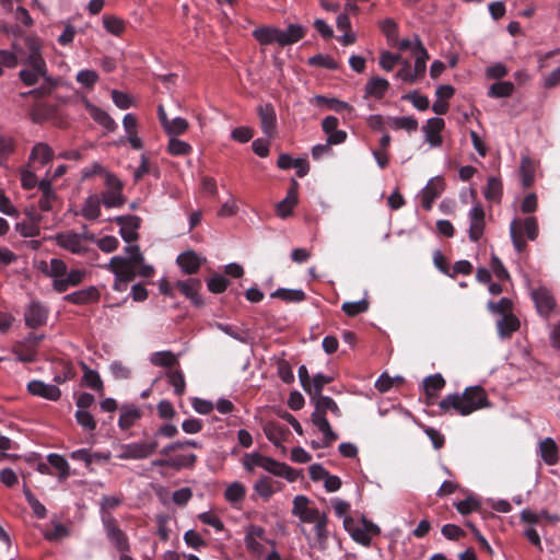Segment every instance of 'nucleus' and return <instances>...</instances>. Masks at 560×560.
Segmentation results:
<instances>
[{
	"label": "nucleus",
	"mask_w": 560,
	"mask_h": 560,
	"mask_svg": "<svg viewBox=\"0 0 560 560\" xmlns=\"http://www.w3.org/2000/svg\"><path fill=\"white\" fill-rule=\"evenodd\" d=\"M415 63L411 69L416 82L422 79L427 71V61L429 59L428 50L422 43H417L413 49Z\"/></svg>",
	"instance_id": "24"
},
{
	"label": "nucleus",
	"mask_w": 560,
	"mask_h": 560,
	"mask_svg": "<svg viewBox=\"0 0 560 560\" xmlns=\"http://www.w3.org/2000/svg\"><path fill=\"white\" fill-rule=\"evenodd\" d=\"M488 407L490 402L487 393L478 385L466 387L462 394H450L439 402L442 412L463 417Z\"/></svg>",
	"instance_id": "2"
},
{
	"label": "nucleus",
	"mask_w": 560,
	"mask_h": 560,
	"mask_svg": "<svg viewBox=\"0 0 560 560\" xmlns=\"http://www.w3.org/2000/svg\"><path fill=\"white\" fill-rule=\"evenodd\" d=\"M188 129V121L183 117H175L171 119L167 125L164 127L165 132L172 137H176L183 135Z\"/></svg>",
	"instance_id": "46"
},
{
	"label": "nucleus",
	"mask_w": 560,
	"mask_h": 560,
	"mask_svg": "<svg viewBox=\"0 0 560 560\" xmlns=\"http://www.w3.org/2000/svg\"><path fill=\"white\" fill-rule=\"evenodd\" d=\"M517 225V232L524 231L530 241H535L538 236L539 229L535 217H528L525 220H520Z\"/></svg>",
	"instance_id": "42"
},
{
	"label": "nucleus",
	"mask_w": 560,
	"mask_h": 560,
	"mask_svg": "<svg viewBox=\"0 0 560 560\" xmlns=\"http://www.w3.org/2000/svg\"><path fill=\"white\" fill-rule=\"evenodd\" d=\"M82 103L84 105L85 110L90 114V116L93 118L95 122H97L108 131H113L116 129V122L105 110L92 104L86 98H83Z\"/></svg>",
	"instance_id": "20"
},
{
	"label": "nucleus",
	"mask_w": 560,
	"mask_h": 560,
	"mask_svg": "<svg viewBox=\"0 0 560 560\" xmlns=\"http://www.w3.org/2000/svg\"><path fill=\"white\" fill-rule=\"evenodd\" d=\"M177 264L185 273L191 275L200 268L201 258L196 253L189 250L182 253L177 257Z\"/></svg>",
	"instance_id": "31"
},
{
	"label": "nucleus",
	"mask_w": 560,
	"mask_h": 560,
	"mask_svg": "<svg viewBox=\"0 0 560 560\" xmlns=\"http://www.w3.org/2000/svg\"><path fill=\"white\" fill-rule=\"evenodd\" d=\"M498 332L501 338L509 337L512 332L516 331L520 327V320L516 316L509 313L497 323Z\"/></svg>",
	"instance_id": "35"
},
{
	"label": "nucleus",
	"mask_w": 560,
	"mask_h": 560,
	"mask_svg": "<svg viewBox=\"0 0 560 560\" xmlns=\"http://www.w3.org/2000/svg\"><path fill=\"white\" fill-rule=\"evenodd\" d=\"M48 463L58 470L59 472V479L65 480L70 475V467L68 462L58 454H49L47 456Z\"/></svg>",
	"instance_id": "43"
},
{
	"label": "nucleus",
	"mask_w": 560,
	"mask_h": 560,
	"mask_svg": "<svg viewBox=\"0 0 560 560\" xmlns=\"http://www.w3.org/2000/svg\"><path fill=\"white\" fill-rule=\"evenodd\" d=\"M305 34V27L300 24H290L285 30L275 26H261L253 31V36L260 45L277 44L281 47L298 43Z\"/></svg>",
	"instance_id": "4"
},
{
	"label": "nucleus",
	"mask_w": 560,
	"mask_h": 560,
	"mask_svg": "<svg viewBox=\"0 0 560 560\" xmlns=\"http://www.w3.org/2000/svg\"><path fill=\"white\" fill-rule=\"evenodd\" d=\"M98 298H100L98 290L95 287H89L83 290H79V291L72 292L70 294H67L65 296V300L70 303H73V304L82 305V304L95 302L98 300Z\"/></svg>",
	"instance_id": "26"
},
{
	"label": "nucleus",
	"mask_w": 560,
	"mask_h": 560,
	"mask_svg": "<svg viewBox=\"0 0 560 560\" xmlns=\"http://www.w3.org/2000/svg\"><path fill=\"white\" fill-rule=\"evenodd\" d=\"M176 287L180 292L189 299L196 306L202 305V298L199 293L201 289V282L197 279H187L184 281H177Z\"/></svg>",
	"instance_id": "23"
},
{
	"label": "nucleus",
	"mask_w": 560,
	"mask_h": 560,
	"mask_svg": "<svg viewBox=\"0 0 560 560\" xmlns=\"http://www.w3.org/2000/svg\"><path fill=\"white\" fill-rule=\"evenodd\" d=\"M271 296L281 299L287 302H301L306 298L302 290L296 289H278L271 293Z\"/></svg>",
	"instance_id": "44"
},
{
	"label": "nucleus",
	"mask_w": 560,
	"mask_h": 560,
	"mask_svg": "<svg viewBox=\"0 0 560 560\" xmlns=\"http://www.w3.org/2000/svg\"><path fill=\"white\" fill-rule=\"evenodd\" d=\"M38 188L42 191V197L38 200V206L43 211H50L57 200V196L51 188L50 179H42L38 183Z\"/></svg>",
	"instance_id": "27"
},
{
	"label": "nucleus",
	"mask_w": 560,
	"mask_h": 560,
	"mask_svg": "<svg viewBox=\"0 0 560 560\" xmlns=\"http://www.w3.org/2000/svg\"><path fill=\"white\" fill-rule=\"evenodd\" d=\"M103 526L105 529V534L109 542L115 547V549L121 553V552H129L130 551V545L128 537L126 534L119 528L117 525L116 520L110 516H104L103 517Z\"/></svg>",
	"instance_id": "8"
},
{
	"label": "nucleus",
	"mask_w": 560,
	"mask_h": 560,
	"mask_svg": "<svg viewBox=\"0 0 560 560\" xmlns=\"http://www.w3.org/2000/svg\"><path fill=\"white\" fill-rule=\"evenodd\" d=\"M260 468L275 476L282 477L289 482H294L299 476V474L289 465L277 462L276 459L267 456H262Z\"/></svg>",
	"instance_id": "13"
},
{
	"label": "nucleus",
	"mask_w": 560,
	"mask_h": 560,
	"mask_svg": "<svg viewBox=\"0 0 560 560\" xmlns=\"http://www.w3.org/2000/svg\"><path fill=\"white\" fill-rule=\"evenodd\" d=\"M534 171L535 168L532 160L528 156H522L520 172L524 186L528 187L533 184Z\"/></svg>",
	"instance_id": "48"
},
{
	"label": "nucleus",
	"mask_w": 560,
	"mask_h": 560,
	"mask_svg": "<svg viewBox=\"0 0 560 560\" xmlns=\"http://www.w3.org/2000/svg\"><path fill=\"white\" fill-rule=\"evenodd\" d=\"M369 308V302L365 299H361L355 302H345L341 310L349 316H355L358 314L366 312Z\"/></svg>",
	"instance_id": "55"
},
{
	"label": "nucleus",
	"mask_w": 560,
	"mask_h": 560,
	"mask_svg": "<svg viewBox=\"0 0 560 560\" xmlns=\"http://www.w3.org/2000/svg\"><path fill=\"white\" fill-rule=\"evenodd\" d=\"M39 268L45 276L52 279V288L59 293L80 284L86 275L83 269L68 270L66 262L59 258H51L48 262L40 261Z\"/></svg>",
	"instance_id": "3"
},
{
	"label": "nucleus",
	"mask_w": 560,
	"mask_h": 560,
	"mask_svg": "<svg viewBox=\"0 0 560 560\" xmlns=\"http://www.w3.org/2000/svg\"><path fill=\"white\" fill-rule=\"evenodd\" d=\"M52 156V149L48 144L39 142L32 149L30 163L45 165L51 161Z\"/></svg>",
	"instance_id": "34"
},
{
	"label": "nucleus",
	"mask_w": 560,
	"mask_h": 560,
	"mask_svg": "<svg viewBox=\"0 0 560 560\" xmlns=\"http://www.w3.org/2000/svg\"><path fill=\"white\" fill-rule=\"evenodd\" d=\"M387 127L393 130H406L408 132L416 131L418 129V120L412 116H388L386 117Z\"/></svg>",
	"instance_id": "30"
},
{
	"label": "nucleus",
	"mask_w": 560,
	"mask_h": 560,
	"mask_svg": "<svg viewBox=\"0 0 560 560\" xmlns=\"http://www.w3.org/2000/svg\"><path fill=\"white\" fill-rule=\"evenodd\" d=\"M184 541L187 546L196 550H199L207 545L201 535L194 529H189L184 534Z\"/></svg>",
	"instance_id": "63"
},
{
	"label": "nucleus",
	"mask_w": 560,
	"mask_h": 560,
	"mask_svg": "<svg viewBox=\"0 0 560 560\" xmlns=\"http://www.w3.org/2000/svg\"><path fill=\"white\" fill-rule=\"evenodd\" d=\"M115 221L120 226V236L127 243H131L137 241L138 238V229L140 228V218L136 215H120L116 217Z\"/></svg>",
	"instance_id": "14"
},
{
	"label": "nucleus",
	"mask_w": 560,
	"mask_h": 560,
	"mask_svg": "<svg viewBox=\"0 0 560 560\" xmlns=\"http://www.w3.org/2000/svg\"><path fill=\"white\" fill-rule=\"evenodd\" d=\"M314 506L310 505V500L305 495H296L293 499L292 514L299 520L308 513Z\"/></svg>",
	"instance_id": "50"
},
{
	"label": "nucleus",
	"mask_w": 560,
	"mask_h": 560,
	"mask_svg": "<svg viewBox=\"0 0 560 560\" xmlns=\"http://www.w3.org/2000/svg\"><path fill=\"white\" fill-rule=\"evenodd\" d=\"M343 527L355 542L365 547L371 545L373 536L380 534V527L364 517L360 522L345 517Z\"/></svg>",
	"instance_id": "6"
},
{
	"label": "nucleus",
	"mask_w": 560,
	"mask_h": 560,
	"mask_svg": "<svg viewBox=\"0 0 560 560\" xmlns=\"http://www.w3.org/2000/svg\"><path fill=\"white\" fill-rule=\"evenodd\" d=\"M455 505L460 514L467 515L472 511L478 510L480 504L475 497L469 495L465 500L457 502Z\"/></svg>",
	"instance_id": "64"
},
{
	"label": "nucleus",
	"mask_w": 560,
	"mask_h": 560,
	"mask_svg": "<svg viewBox=\"0 0 560 560\" xmlns=\"http://www.w3.org/2000/svg\"><path fill=\"white\" fill-rule=\"evenodd\" d=\"M469 230L468 236L471 242H478L483 235L486 222L485 210L480 203H476L468 212Z\"/></svg>",
	"instance_id": "11"
},
{
	"label": "nucleus",
	"mask_w": 560,
	"mask_h": 560,
	"mask_svg": "<svg viewBox=\"0 0 560 560\" xmlns=\"http://www.w3.org/2000/svg\"><path fill=\"white\" fill-rule=\"evenodd\" d=\"M168 383L173 386L176 395L180 396L185 392V378L180 371H172L167 374Z\"/></svg>",
	"instance_id": "62"
},
{
	"label": "nucleus",
	"mask_w": 560,
	"mask_h": 560,
	"mask_svg": "<svg viewBox=\"0 0 560 560\" xmlns=\"http://www.w3.org/2000/svg\"><path fill=\"white\" fill-rule=\"evenodd\" d=\"M502 192V184L497 177L488 179L487 187L485 190V197L488 200H498Z\"/></svg>",
	"instance_id": "60"
},
{
	"label": "nucleus",
	"mask_w": 560,
	"mask_h": 560,
	"mask_svg": "<svg viewBox=\"0 0 560 560\" xmlns=\"http://www.w3.org/2000/svg\"><path fill=\"white\" fill-rule=\"evenodd\" d=\"M101 199L97 195L89 196L80 210V213L86 220H96L101 214Z\"/></svg>",
	"instance_id": "32"
},
{
	"label": "nucleus",
	"mask_w": 560,
	"mask_h": 560,
	"mask_svg": "<svg viewBox=\"0 0 560 560\" xmlns=\"http://www.w3.org/2000/svg\"><path fill=\"white\" fill-rule=\"evenodd\" d=\"M25 50L21 47L19 54L20 63L26 66L19 72L21 81L32 86L40 79L49 80L47 74V63L43 57V43L38 37L27 36L24 39Z\"/></svg>",
	"instance_id": "1"
},
{
	"label": "nucleus",
	"mask_w": 560,
	"mask_h": 560,
	"mask_svg": "<svg viewBox=\"0 0 560 560\" xmlns=\"http://www.w3.org/2000/svg\"><path fill=\"white\" fill-rule=\"evenodd\" d=\"M314 506L310 505V500L305 495H296L293 499L292 514L299 520L308 513Z\"/></svg>",
	"instance_id": "51"
},
{
	"label": "nucleus",
	"mask_w": 560,
	"mask_h": 560,
	"mask_svg": "<svg viewBox=\"0 0 560 560\" xmlns=\"http://www.w3.org/2000/svg\"><path fill=\"white\" fill-rule=\"evenodd\" d=\"M443 190L444 179L440 176L431 178L421 192V202L423 208L425 210H430L433 201L442 194Z\"/></svg>",
	"instance_id": "16"
},
{
	"label": "nucleus",
	"mask_w": 560,
	"mask_h": 560,
	"mask_svg": "<svg viewBox=\"0 0 560 560\" xmlns=\"http://www.w3.org/2000/svg\"><path fill=\"white\" fill-rule=\"evenodd\" d=\"M150 362L156 366H172L176 363V357L171 351H158L151 354Z\"/></svg>",
	"instance_id": "47"
},
{
	"label": "nucleus",
	"mask_w": 560,
	"mask_h": 560,
	"mask_svg": "<svg viewBox=\"0 0 560 560\" xmlns=\"http://www.w3.org/2000/svg\"><path fill=\"white\" fill-rule=\"evenodd\" d=\"M539 454L547 465H555L559 460L558 447L551 438H546L539 442Z\"/></svg>",
	"instance_id": "28"
},
{
	"label": "nucleus",
	"mask_w": 560,
	"mask_h": 560,
	"mask_svg": "<svg viewBox=\"0 0 560 560\" xmlns=\"http://www.w3.org/2000/svg\"><path fill=\"white\" fill-rule=\"evenodd\" d=\"M445 127V122L440 117L429 118L422 126V132L424 135V141L429 143L430 148H439L443 143L442 130Z\"/></svg>",
	"instance_id": "12"
},
{
	"label": "nucleus",
	"mask_w": 560,
	"mask_h": 560,
	"mask_svg": "<svg viewBox=\"0 0 560 560\" xmlns=\"http://www.w3.org/2000/svg\"><path fill=\"white\" fill-rule=\"evenodd\" d=\"M312 400L315 404V410L312 413V422L323 434V445L330 446L338 439V435L332 431L326 418V412L330 411L336 417H340L341 411L336 401L329 396L320 394L314 396Z\"/></svg>",
	"instance_id": "5"
},
{
	"label": "nucleus",
	"mask_w": 560,
	"mask_h": 560,
	"mask_svg": "<svg viewBox=\"0 0 560 560\" xmlns=\"http://www.w3.org/2000/svg\"><path fill=\"white\" fill-rule=\"evenodd\" d=\"M48 316V310L39 302H32L24 314L25 324L31 328L43 326Z\"/></svg>",
	"instance_id": "17"
},
{
	"label": "nucleus",
	"mask_w": 560,
	"mask_h": 560,
	"mask_svg": "<svg viewBox=\"0 0 560 560\" xmlns=\"http://www.w3.org/2000/svg\"><path fill=\"white\" fill-rule=\"evenodd\" d=\"M389 88V82L380 77L371 78L365 84V96L381 100L386 94Z\"/></svg>",
	"instance_id": "29"
},
{
	"label": "nucleus",
	"mask_w": 560,
	"mask_h": 560,
	"mask_svg": "<svg viewBox=\"0 0 560 560\" xmlns=\"http://www.w3.org/2000/svg\"><path fill=\"white\" fill-rule=\"evenodd\" d=\"M103 26L109 34L115 36H120L126 28L125 22L120 18L107 14L103 16Z\"/></svg>",
	"instance_id": "41"
},
{
	"label": "nucleus",
	"mask_w": 560,
	"mask_h": 560,
	"mask_svg": "<svg viewBox=\"0 0 560 560\" xmlns=\"http://www.w3.org/2000/svg\"><path fill=\"white\" fill-rule=\"evenodd\" d=\"M276 490L273 480L267 476L259 478L254 485V491L264 500H269Z\"/></svg>",
	"instance_id": "38"
},
{
	"label": "nucleus",
	"mask_w": 560,
	"mask_h": 560,
	"mask_svg": "<svg viewBox=\"0 0 560 560\" xmlns=\"http://www.w3.org/2000/svg\"><path fill=\"white\" fill-rule=\"evenodd\" d=\"M21 52V45L18 43L12 44V49H0V62L4 68H15L20 63L19 54Z\"/></svg>",
	"instance_id": "36"
},
{
	"label": "nucleus",
	"mask_w": 560,
	"mask_h": 560,
	"mask_svg": "<svg viewBox=\"0 0 560 560\" xmlns=\"http://www.w3.org/2000/svg\"><path fill=\"white\" fill-rule=\"evenodd\" d=\"M266 538V532L261 526L250 524L245 528L244 544L246 549L256 557L262 556L265 547L262 541Z\"/></svg>",
	"instance_id": "9"
},
{
	"label": "nucleus",
	"mask_w": 560,
	"mask_h": 560,
	"mask_svg": "<svg viewBox=\"0 0 560 560\" xmlns=\"http://www.w3.org/2000/svg\"><path fill=\"white\" fill-rule=\"evenodd\" d=\"M28 392L32 395L39 396L49 400L59 399L61 392L52 384H46L42 381H32L27 385Z\"/></svg>",
	"instance_id": "21"
},
{
	"label": "nucleus",
	"mask_w": 560,
	"mask_h": 560,
	"mask_svg": "<svg viewBox=\"0 0 560 560\" xmlns=\"http://www.w3.org/2000/svg\"><path fill=\"white\" fill-rule=\"evenodd\" d=\"M98 73L95 70L83 69L78 72L75 80L79 84L92 89L98 81Z\"/></svg>",
	"instance_id": "57"
},
{
	"label": "nucleus",
	"mask_w": 560,
	"mask_h": 560,
	"mask_svg": "<svg viewBox=\"0 0 560 560\" xmlns=\"http://www.w3.org/2000/svg\"><path fill=\"white\" fill-rule=\"evenodd\" d=\"M56 243L61 248L75 255H83L88 252L86 237L81 234L65 232L56 235Z\"/></svg>",
	"instance_id": "10"
},
{
	"label": "nucleus",
	"mask_w": 560,
	"mask_h": 560,
	"mask_svg": "<svg viewBox=\"0 0 560 560\" xmlns=\"http://www.w3.org/2000/svg\"><path fill=\"white\" fill-rule=\"evenodd\" d=\"M314 101L317 104H325V105H327L329 108L334 109L335 112H341L343 109L352 110V107L349 106L348 103L339 101L337 98H327V97L322 96V95H316L314 97Z\"/></svg>",
	"instance_id": "61"
},
{
	"label": "nucleus",
	"mask_w": 560,
	"mask_h": 560,
	"mask_svg": "<svg viewBox=\"0 0 560 560\" xmlns=\"http://www.w3.org/2000/svg\"><path fill=\"white\" fill-rule=\"evenodd\" d=\"M298 191L299 183L295 179H292L291 187L289 188L285 198L279 201L276 206L278 217L284 219L291 215L293 208L298 203Z\"/></svg>",
	"instance_id": "19"
},
{
	"label": "nucleus",
	"mask_w": 560,
	"mask_h": 560,
	"mask_svg": "<svg viewBox=\"0 0 560 560\" xmlns=\"http://www.w3.org/2000/svg\"><path fill=\"white\" fill-rule=\"evenodd\" d=\"M257 114L265 135L271 138L276 132L277 116L271 104H261L257 107Z\"/></svg>",
	"instance_id": "18"
},
{
	"label": "nucleus",
	"mask_w": 560,
	"mask_h": 560,
	"mask_svg": "<svg viewBox=\"0 0 560 560\" xmlns=\"http://www.w3.org/2000/svg\"><path fill=\"white\" fill-rule=\"evenodd\" d=\"M521 520L524 523L534 525L539 523L540 520H546L550 523H557L559 521V516L557 514H549L547 511L535 513L529 510H523L521 512Z\"/></svg>",
	"instance_id": "37"
},
{
	"label": "nucleus",
	"mask_w": 560,
	"mask_h": 560,
	"mask_svg": "<svg viewBox=\"0 0 560 560\" xmlns=\"http://www.w3.org/2000/svg\"><path fill=\"white\" fill-rule=\"evenodd\" d=\"M246 488L238 481L228 486L224 492L225 499L231 503H237L245 498Z\"/></svg>",
	"instance_id": "45"
},
{
	"label": "nucleus",
	"mask_w": 560,
	"mask_h": 560,
	"mask_svg": "<svg viewBox=\"0 0 560 560\" xmlns=\"http://www.w3.org/2000/svg\"><path fill=\"white\" fill-rule=\"evenodd\" d=\"M82 368L84 371L83 381L85 385L92 389L102 390L103 382L100 374L96 371L89 369L85 364H83Z\"/></svg>",
	"instance_id": "49"
},
{
	"label": "nucleus",
	"mask_w": 560,
	"mask_h": 560,
	"mask_svg": "<svg viewBox=\"0 0 560 560\" xmlns=\"http://www.w3.org/2000/svg\"><path fill=\"white\" fill-rule=\"evenodd\" d=\"M120 416L118 419V427L121 430H128L140 420L142 412L133 405H122L120 408Z\"/></svg>",
	"instance_id": "25"
},
{
	"label": "nucleus",
	"mask_w": 560,
	"mask_h": 560,
	"mask_svg": "<svg viewBox=\"0 0 560 560\" xmlns=\"http://www.w3.org/2000/svg\"><path fill=\"white\" fill-rule=\"evenodd\" d=\"M138 264L128 260L122 256H114L106 268L110 270L115 277H125L128 279H133L136 276V268Z\"/></svg>",
	"instance_id": "15"
},
{
	"label": "nucleus",
	"mask_w": 560,
	"mask_h": 560,
	"mask_svg": "<svg viewBox=\"0 0 560 560\" xmlns=\"http://www.w3.org/2000/svg\"><path fill=\"white\" fill-rule=\"evenodd\" d=\"M51 525H52V530L46 532L44 534V536L47 540H50V541L60 540V539L69 536L70 530L66 525H63L59 522H51Z\"/></svg>",
	"instance_id": "59"
},
{
	"label": "nucleus",
	"mask_w": 560,
	"mask_h": 560,
	"mask_svg": "<svg viewBox=\"0 0 560 560\" xmlns=\"http://www.w3.org/2000/svg\"><path fill=\"white\" fill-rule=\"evenodd\" d=\"M532 298L535 302L537 311L544 316H548L555 307V300L546 288H538L533 291Z\"/></svg>",
	"instance_id": "22"
},
{
	"label": "nucleus",
	"mask_w": 560,
	"mask_h": 560,
	"mask_svg": "<svg viewBox=\"0 0 560 560\" xmlns=\"http://www.w3.org/2000/svg\"><path fill=\"white\" fill-rule=\"evenodd\" d=\"M75 420L85 431H94L96 429V421L88 410L78 409L75 411Z\"/></svg>",
	"instance_id": "54"
},
{
	"label": "nucleus",
	"mask_w": 560,
	"mask_h": 560,
	"mask_svg": "<svg viewBox=\"0 0 560 560\" xmlns=\"http://www.w3.org/2000/svg\"><path fill=\"white\" fill-rule=\"evenodd\" d=\"M314 506L310 505V500L305 495H296L293 499L292 514L299 520L308 513Z\"/></svg>",
	"instance_id": "52"
},
{
	"label": "nucleus",
	"mask_w": 560,
	"mask_h": 560,
	"mask_svg": "<svg viewBox=\"0 0 560 560\" xmlns=\"http://www.w3.org/2000/svg\"><path fill=\"white\" fill-rule=\"evenodd\" d=\"M167 150L172 155H187L191 151V145L176 137L170 138Z\"/></svg>",
	"instance_id": "53"
},
{
	"label": "nucleus",
	"mask_w": 560,
	"mask_h": 560,
	"mask_svg": "<svg viewBox=\"0 0 560 560\" xmlns=\"http://www.w3.org/2000/svg\"><path fill=\"white\" fill-rule=\"evenodd\" d=\"M313 530L318 549L326 550L330 534L328 529V520L326 514L314 523Z\"/></svg>",
	"instance_id": "33"
},
{
	"label": "nucleus",
	"mask_w": 560,
	"mask_h": 560,
	"mask_svg": "<svg viewBox=\"0 0 560 560\" xmlns=\"http://www.w3.org/2000/svg\"><path fill=\"white\" fill-rule=\"evenodd\" d=\"M101 202L106 208H118L125 203V198L121 190L106 189L102 192Z\"/></svg>",
	"instance_id": "39"
},
{
	"label": "nucleus",
	"mask_w": 560,
	"mask_h": 560,
	"mask_svg": "<svg viewBox=\"0 0 560 560\" xmlns=\"http://www.w3.org/2000/svg\"><path fill=\"white\" fill-rule=\"evenodd\" d=\"M423 385L428 395H434L436 392L441 390L444 387L445 381L441 374H434L428 376L423 381Z\"/></svg>",
	"instance_id": "58"
},
{
	"label": "nucleus",
	"mask_w": 560,
	"mask_h": 560,
	"mask_svg": "<svg viewBox=\"0 0 560 560\" xmlns=\"http://www.w3.org/2000/svg\"><path fill=\"white\" fill-rule=\"evenodd\" d=\"M382 32L385 34L389 45L397 43L398 32L397 24L392 19H385L380 23Z\"/></svg>",
	"instance_id": "56"
},
{
	"label": "nucleus",
	"mask_w": 560,
	"mask_h": 560,
	"mask_svg": "<svg viewBox=\"0 0 560 560\" xmlns=\"http://www.w3.org/2000/svg\"><path fill=\"white\" fill-rule=\"evenodd\" d=\"M159 443L156 440L138 441L120 446L119 459H144L155 453Z\"/></svg>",
	"instance_id": "7"
},
{
	"label": "nucleus",
	"mask_w": 560,
	"mask_h": 560,
	"mask_svg": "<svg viewBox=\"0 0 560 560\" xmlns=\"http://www.w3.org/2000/svg\"><path fill=\"white\" fill-rule=\"evenodd\" d=\"M514 92V84L510 81H500L493 83L489 90L488 95L493 98L509 97Z\"/></svg>",
	"instance_id": "40"
}]
</instances>
